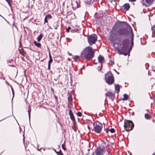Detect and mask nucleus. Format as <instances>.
Wrapping results in <instances>:
<instances>
[{"label":"nucleus","mask_w":155,"mask_h":155,"mask_svg":"<svg viewBox=\"0 0 155 155\" xmlns=\"http://www.w3.org/2000/svg\"><path fill=\"white\" fill-rule=\"evenodd\" d=\"M127 34V30L124 28H119L114 27L110 31L109 40L113 43L118 41V43L117 44L120 47L117 49L120 54L127 55L126 52L128 49L129 41L127 38L123 39L122 37L126 36Z\"/></svg>","instance_id":"obj_1"},{"label":"nucleus","mask_w":155,"mask_h":155,"mask_svg":"<svg viewBox=\"0 0 155 155\" xmlns=\"http://www.w3.org/2000/svg\"><path fill=\"white\" fill-rule=\"evenodd\" d=\"M95 52L94 49L91 47L87 46L85 47L81 52V56L88 61L91 60L94 57Z\"/></svg>","instance_id":"obj_2"},{"label":"nucleus","mask_w":155,"mask_h":155,"mask_svg":"<svg viewBox=\"0 0 155 155\" xmlns=\"http://www.w3.org/2000/svg\"><path fill=\"white\" fill-rule=\"evenodd\" d=\"M134 126V124L132 121L129 120L125 121L124 127L127 131L128 132L131 130L133 129Z\"/></svg>","instance_id":"obj_3"},{"label":"nucleus","mask_w":155,"mask_h":155,"mask_svg":"<svg viewBox=\"0 0 155 155\" xmlns=\"http://www.w3.org/2000/svg\"><path fill=\"white\" fill-rule=\"evenodd\" d=\"M105 78L106 82L109 84H112L114 82V78L110 72H108L106 74Z\"/></svg>","instance_id":"obj_4"},{"label":"nucleus","mask_w":155,"mask_h":155,"mask_svg":"<svg viewBox=\"0 0 155 155\" xmlns=\"http://www.w3.org/2000/svg\"><path fill=\"white\" fill-rule=\"evenodd\" d=\"M87 40L90 45H92L95 43L97 40V36L95 34L89 35L87 37Z\"/></svg>","instance_id":"obj_5"},{"label":"nucleus","mask_w":155,"mask_h":155,"mask_svg":"<svg viewBox=\"0 0 155 155\" xmlns=\"http://www.w3.org/2000/svg\"><path fill=\"white\" fill-rule=\"evenodd\" d=\"M102 128V125L101 123H98V124H97L96 123L95 124H94L93 130L96 133H100Z\"/></svg>","instance_id":"obj_6"},{"label":"nucleus","mask_w":155,"mask_h":155,"mask_svg":"<svg viewBox=\"0 0 155 155\" xmlns=\"http://www.w3.org/2000/svg\"><path fill=\"white\" fill-rule=\"evenodd\" d=\"M106 149L104 147H97L95 151V155H103Z\"/></svg>","instance_id":"obj_7"},{"label":"nucleus","mask_w":155,"mask_h":155,"mask_svg":"<svg viewBox=\"0 0 155 155\" xmlns=\"http://www.w3.org/2000/svg\"><path fill=\"white\" fill-rule=\"evenodd\" d=\"M72 4L73 8H78L80 7V2L78 0L76 1L75 2H73Z\"/></svg>","instance_id":"obj_8"},{"label":"nucleus","mask_w":155,"mask_h":155,"mask_svg":"<svg viewBox=\"0 0 155 155\" xmlns=\"http://www.w3.org/2000/svg\"><path fill=\"white\" fill-rule=\"evenodd\" d=\"M130 8V5L126 3L122 6V9L125 11H127L129 10Z\"/></svg>","instance_id":"obj_9"},{"label":"nucleus","mask_w":155,"mask_h":155,"mask_svg":"<svg viewBox=\"0 0 155 155\" xmlns=\"http://www.w3.org/2000/svg\"><path fill=\"white\" fill-rule=\"evenodd\" d=\"M130 28V32L131 33V47H132L134 45L133 40H134V34L132 31V30L131 28Z\"/></svg>","instance_id":"obj_10"},{"label":"nucleus","mask_w":155,"mask_h":155,"mask_svg":"<svg viewBox=\"0 0 155 155\" xmlns=\"http://www.w3.org/2000/svg\"><path fill=\"white\" fill-rule=\"evenodd\" d=\"M69 114L70 116V117L71 120L73 121H74L75 120V119L74 116L73 115L72 112L71 110H69Z\"/></svg>","instance_id":"obj_11"},{"label":"nucleus","mask_w":155,"mask_h":155,"mask_svg":"<svg viewBox=\"0 0 155 155\" xmlns=\"http://www.w3.org/2000/svg\"><path fill=\"white\" fill-rule=\"evenodd\" d=\"M106 96H108L110 98L112 99L114 97V94L111 92L108 91L106 94Z\"/></svg>","instance_id":"obj_12"},{"label":"nucleus","mask_w":155,"mask_h":155,"mask_svg":"<svg viewBox=\"0 0 155 155\" xmlns=\"http://www.w3.org/2000/svg\"><path fill=\"white\" fill-rule=\"evenodd\" d=\"M98 59L99 62L101 63H102L104 61V57L101 55H100L98 57Z\"/></svg>","instance_id":"obj_13"},{"label":"nucleus","mask_w":155,"mask_h":155,"mask_svg":"<svg viewBox=\"0 0 155 155\" xmlns=\"http://www.w3.org/2000/svg\"><path fill=\"white\" fill-rule=\"evenodd\" d=\"M145 118L147 120H150L152 117L148 113L145 114L144 115Z\"/></svg>","instance_id":"obj_14"},{"label":"nucleus","mask_w":155,"mask_h":155,"mask_svg":"<svg viewBox=\"0 0 155 155\" xmlns=\"http://www.w3.org/2000/svg\"><path fill=\"white\" fill-rule=\"evenodd\" d=\"M34 44L35 46L39 48H40L41 46L40 43H37L35 41H34Z\"/></svg>","instance_id":"obj_15"},{"label":"nucleus","mask_w":155,"mask_h":155,"mask_svg":"<svg viewBox=\"0 0 155 155\" xmlns=\"http://www.w3.org/2000/svg\"><path fill=\"white\" fill-rule=\"evenodd\" d=\"M73 58L75 61H77L79 60L80 57L79 56L76 55L74 56Z\"/></svg>","instance_id":"obj_16"},{"label":"nucleus","mask_w":155,"mask_h":155,"mask_svg":"<svg viewBox=\"0 0 155 155\" xmlns=\"http://www.w3.org/2000/svg\"><path fill=\"white\" fill-rule=\"evenodd\" d=\"M43 37V35L42 34H41L39 36H38L37 39L38 41H40Z\"/></svg>","instance_id":"obj_17"},{"label":"nucleus","mask_w":155,"mask_h":155,"mask_svg":"<svg viewBox=\"0 0 155 155\" xmlns=\"http://www.w3.org/2000/svg\"><path fill=\"white\" fill-rule=\"evenodd\" d=\"M154 0H145V2L147 3V4H148L149 5L152 4Z\"/></svg>","instance_id":"obj_18"},{"label":"nucleus","mask_w":155,"mask_h":155,"mask_svg":"<svg viewBox=\"0 0 155 155\" xmlns=\"http://www.w3.org/2000/svg\"><path fill=\"white\" fill-rule=\"evenodd\" d=\"M115 90L117 91V93H118L119 92L120 90L119 85H115Z\"/></svg>","instance_id":"obj_19"},{"label":"nucleus","mask_w":155,"mask_h":155,"mask_svg":"<svg viewBox=\"0 0 155 155\" xmlns=\"http://www.w3.org/2000/svg\"><path fill=\"white\" fill-rule=\"evenodd\" d=\"M151 30L152 31L153 34L155 35V25L152 27Z\"/></svg>","instance_id":"obj_20"},{"label":"nucleus","mask_w":155,"mask_h":155,"mask_svg":"<svg viewBox=\"0 0 155 155\" xmlns=\"http://www.w3.org/2000/svg\"><path fill=\"white\" fill-rule=\"evenodd\" d=\"M128 96L127 94L124 95V97L122 98L123 100H127L128 99Z\"/></svg>","instance_id":"obj_21"},{"label":"nucleus","mask_w":155,"mask_h":155,"mask_svg":"<svg viewBox=\"0 0 155 155\" xmlns=\"http://www.w3.org/2000/svg\"><path fill=\"white\" fill-rule=\"evenodd\" d=\"M45 17H46L48 19H51L52 18V16L49 14L46 15Z\"/></svg>","instance_id":"obj_22"},{"label":"nucleus","mask_w":155,"mask_h":155,"mask_svg":"<svg viewBox=\"0 0 155 155\" xmlns=\"http://www.w3.org/2000/svg\"><path fill=\"white\" fill-rule=\"evenodd\" d=\"M68 101H69L70 102L72 101V98L71 95H69L68 97Z\"/></svg>","instance_id":"obj_23"},{"label":"nucleus","mask_w":155,"mask_h":155,"mask_svg":"<svg viewBox=\"0 0 155 155\" xmlns=\"http://www.w3.org/2000/svg\"><path fill=\"white\" fill-rule=\"evenodd\" d=\"M55 151L58 155H63V154L61 150H60L59 152H57L55 150Z\"/></svg>","instance_id":"obj_24"},{"label":"nucleus","mask_w":155,"mask_h":155,"mask_svg":"<svg viewBox=\"0 0 155 155\" xmlns=\"http://www.w3.org/2000/svg\"><path fill=\"white\" fill-rule=\"evenodd\" d=\"M110 131L111 133H113L115 132V130L114 128H111L110 130Z\"/></svg>","instance_id":"obj_25"},{"label":"nucleus","mask_w":155,"mask_h":155,"mask_svg":"<svg viewBox=\"0 0 155 155\" xmlns=\"http://www.w3.org/2000/svg\"><path fill=\"white\" fill-rule=\"evenodd\" d=\"M77 115L78 117H81L82 116V113L80 112H78L77 113Z\"/></svg>","instance_id":"obj_26"},{"label":"nucleus","mask_w":155,"mask_h":155,"mask_svg":"<svg viewBox=\"0 0 155 155\" xmlns=\"http://www.w3.org/2000/svg\"><path fill=\"white\" fill-rule=\"evenodd\" d=\"M65 144H63L62 145V147L63 148V149L64 150H66V148H65Z\"/></svg>","instance_id":"obj_27"},{"label":"nucleus","mask_w":155,"mask_h":155,"mask_svg":"<svg viewBox=\"0 0 155 155\" xmlns=\"http://www.w3.org/2000/svg\"><path fill=\"white\" fill-rule=\"evenodd\" d=\"M71 29V27H68L66 30V31L68 33L69 32L70 30Z\"/></svg>","instance_id":"obj_28"},{"label":"nucleus","mask_w":155,"mask_h":155,"mask_svg":"<svg viewBox=\"0 0 155 155\" xmlns=\"http://www.w3.org/2000/svg\"><path fill=\"white\" fill-rule=\"evenodd\" d=\"M46 23H48V19L45 17L44 19V24H45Z\"/></svg>","instance_id":"obj_29"},{"label":"nucleus","mask_w":155,"mask_h":155,"mask_svg":"<svg viewBox=\"0 0 155 155\" xmlns=\"http://www.w3.org/2000/svg\"><path fill=\"white\" fill-rule=\"evenodd\" d=\"M102 66V64H101V66L98 67L97 69L98 71H101V69Z\"/></svg>","instance_id":"obj_30"},{"label":"nucleus","mask_w":155,"mask_h":155,"mask_svg":"<svg viewBox=\"0 0 155 155\" xmlns=\"http://www.w3.org/2000/svg\"><path fill=\"white\" fill-rule=\"evenodd\" d=\"M53 61V60L52 58H50L48 63V64H51V63Z\"/></svg>","instance_id":"obj_31"},{"label":"nucleus","mask_w":155,"mask_h":155,"mask_svg":"<svg viewBox=\"0 0 155 155\" xmlns=\"http://www.w3.org/2000/svg\"><path fill=\"white\" fill-rule=\"evenodd\" d=\"M31 111V109H29L28 110V111L29 117V118H30V117Z\"/></svg>","instance_id":"obj_32"},{"label":"nucleus","mask_w":155,"mask_h":155,"mask_svg":"<svg viewBox=\"0 0 155 155\" xmlns=\"http://www.w3.org/2000/svg\"><path fill=\"white\" fill-rule=\"evenodd\" d=\"M105 131L106 133H108L109 131V129L107 128L105 129Z\"/></svg>","instance_id":"obj_33"},{"label":"nucleus","mask_w":155,"mask_h":155,"mask_svg":"<svg viewBox=\"0 0 155 155\" xmlns=\"http://www.w3.org/2000/svg\"><path fill=\"white\" fill-rule=\"evenodd\" d=\"M141 2L143 5H146V3L144 2V0H143V1L142 2Z\"/></svg>","instance_id":"obj_34"},{"label":"nucleus","mask_w":155,"mask_h":155,"mask_svg":"<svg viewBox=\"0 0 155 155\" xmlns=\"http://www.w3.org/2000/svg\"><path fill=\"white\" fill-rule=\"evenodd\" d=\"M51 64H48V69L49 70L50 69Z\"/></svg>","instance_id":"obj_35"},{"label":"nucleus","mask_w":155,"mask_h":155,"mask_svg":"<svg viewBox=\"0 0 155 155\" xmlns=\"http://www.w3.org/2000/svg\"><path fill=\"white\" fill-rule=\"evenodd\" d=\"M12 91L13 95V96H14V90H13V88H12Z\"/></svg>","instance_id":"obj_36"},{"label":"nucleus","mask_w":155,"mask_h":155,"mask_svg":"<svg viewBox=\"0 0 155 155\" xmlns=\"http://www.w3.org/2000/svg\"><path fill=\"white\" fill-rule=\"evenodd\" d=\"M49 57L50 59L52 58L50 53H49Z\"/></svg>","instance_id":"obj_37"},{"label":"nucleus","mask_w":155,"mask_h":155,"mask_svg":"<svg viewBox=\"0 0 155 155\" xmlns=\"http://www.w3.org/2000/svg\"><path fill=\"white\" fill-rule=\"evenodd\" d=\"M6 1L8 3H10V0H6Z\"/></svg>","instance_id":"obj_38"},{"label":"nucleus","mask_w":155,"mask_h":155,"mask_svg":"<svg viewBox=\"0 0 155 155\" xmlns=\"http://www.w3.org/2000/svg\"><path fill=\"white\" fill-rule=\"evenodd\" d=\"M130 2H134L136 1V0H129Z\"/></svg>","instance_id":"obj_39"},{"label":"nucleus","mask_w":155,"mask_h":155,"mask_svg":"<svg viewBox=\"0 0 155 155\" xmlns=\"http://www.w3.org/2000/svg\"><path fill=\"white\" fill-rule=\"evenodd\" d=\"M68 55L70 56H71L72 55L71 54L69 53V52H68Z\"/></svg>","instance_id":"obj_40"},{"label":"nucleus","mask_w":155,"mask_h":155,"mask_svg":"<svg viewBox=\"0 0 155 155\" xmlns=\"http://www.w3.org/2000/svg\"><path fill=\"white\" fill-rule=\"evenodd\" d=\"M110 61L112 63V64H114V61Z\"/></svg>","instance_id":"obj_41"},{"label":"nucleus","mask_w":155,"mask_h":155,"mask_svg":"<svg viewBox=\"0 0 155 155\" xmlns=\"http://www.w3.org/2000/svg\"><path fill=\"white\" fill-rule=\"evenodd\" d=\"M152 155H155V152Z\"/></svg>","instance_id":"obj_42"},{"label":"nucleus","mask_w":155,"mask_h":155,"mask_svg":"<svg viewBox=\"0 0 155 155\" xmlns=\"http://www.w3.org/2000/svg\"><path fill=\"white\" fill-rule=\"evenodd\" d=\"M51 90L52 91H53L54 90L53 89H52V88H51Z\"/></svg>","instance_id":"obj_43"},{"label":"nucleus","mask_w":155,"mask_h":155,"mask_svg":"<svg viewBox=\"0 0 155 155\" xmlns=\"http://www.w3.org/2000/svg\"><path fill=\"white\" fill-rule=\"evenodd\" d=\"M54 29H57V27H55L54 28Z\"/></svg>","instance_id":"obj_44"},{"label":"nucleus","mask_w":155,"mask_h":155,"mask_svg":"<svg viewBox=\"0 0 155 155\" xmlns=\"http://www.w3.org/2000/svg\"><path fill=\"white\" fill-rule=\"evenodd\" d=\"M111 0V2H112V0ZM114 0V1H115V0Z\"/></svg>","instance_id":"obj_45"},{"label":"nucleus","mask_w":155,"mask_h":155,"mask_svg":"<svg viewBox=\"0 0 155 155\" xmlns=\"http://www.w3.org/2000/svg\"><path fill=\"white\" fill-rule=\"evenodd\" d=\"M0 16H1L2 17H2V16L1 15H0Z\"/></svg>","instance_id":"obj_46"}]
</instances>
